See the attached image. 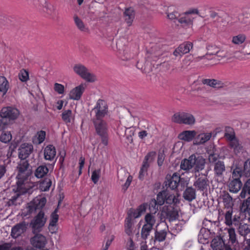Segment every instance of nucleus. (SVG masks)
I'll use <instances>...</instances> for the list:
<instances>
[{
    "label": "nucleus",
    "mask_w": 250,
    "mask_h": 250,
    "mask_svg": "<svg viewBox=\"0 0 250 250\" xmlns=\"http://www.w3.org/2000/svg\"><path fill=\"white\" fill-rule=\"evenodd\" d=\"M9 88V84L5 77L0 76V92L6 94Z\"/></svg>",
    "instance_id": "32"
},
{
    "label": "nucleus",
    "mask_w": 250,
    "mask_h": 250,
    "mask_svg": "<svg viewBox=\"0 0 250 250\" xmlns=\"http://www.w3.org/2000/svg\"><path fill=\"white\" fill-rule=\"evenodd\" d=\"M54 88L55 91L59 94H62L64 92V86L62 84L55 83Z\"/></svg>",
    "instance_id": "59"
},
{
    "label": "nucleus",
    "mask_w": 250,
    "mask_h": 250,
    "mask_svg": "<svg viewBox=\"0 0 250 250\" xmlns=\"http://www.w3.org/2000/svg\"><path fill=\"white\" fill-rule=\"evenodd\" d=\"M19 114V110L15 108L11 107H5L1 109L0 120V129H4L5 125H7V120H13L16 119Z\"/></svg>",
    "instance_id": "3"
},
{
    "label": "nucleus",
    "mask_w": 250,
    "mask_h": 250,
    "mask_svg": "<svg viewBox=\"0 0 250 250\" xmlns=\"http://www.w3.org/2000/svg\"><path fill=\"white\" fill-rule=\"evenodd\" d=\"M229 146L235 154L240 153L242 150L243 147L242 145L237 139H233L232 141L230 142Z\"/></svg>",
    "instance_id": "31"
},
{
    "label": "nucleus",
    "mask_w": 250,
    "mask_h": 250,
    "mask_svg": "<svg viewBox=\"0 0 250 250\" xmlns=\"http://www.w3.org/2000/svg\"><path fill=\"white\" fill-rule=\"evenodd\" d=\"M205 160L201 157H196V162L195 164V171L199 172L204 169L205 166Z\"/></svg>",
    "instance_id": "35"
},
{
    "label": "nucleus",
    "mask_w": 250,
    "mask_h": 250,
    "mask_svg": "<svg viewBox=\"0 0 250 250\" xmlns=\"http://www.w3.org/2000/svg\"><path fill=\"white\" fill-rule=\"evenodd\" d=\"M48 172V169L45 166H40L38 167L35 172V175L38 178H42Z\"/></svg>",
    "instance_id": "30"
},
{
    "label": "nucleus",
    "mask_w": 250,
    "mask_h": 250,
    "mask_svg": "<svg viewBox=\"0 0 250 250\" xmlns=\"http://www.w3.org/2000/svg\"><path fill=\"white\" fill-rule=\"evenodd\" d=\"M212 49H215V51L211 52L210 53L211 55H214L220 58H225L227 56V53L226 51L221 49L217 46H213L211 47Z\"/></svg>",
    "instance_id": "41"
},
{
    "label": "nucleus",
    "mask_w": 250,
    "mask_h": 250,
    "mask_svg": "<svg viewBox=\"0 0 250 250\" xmlns=\"http://www.w3.org/2000/svg\"><path fill=\"white\" fill-rule=\"evenodd\" d=\"M144 211H145L144 208L141 206L137 210L131 212L129 215L128 217H131L132 219V218H138L141 215V214Z\"/></svg>",
    "instance_id": "49"
},
{
    "label": "nucleus",
    "mask_w": 250,
    "mask_h": 250,
    "mask_svg": "<svg viewBox=\"0 0 250 250\" xmlns=\"http://www.w3.org/2000/svg\"><path fill=\"white\" fill-rule=\"evenodd\" d=\"M135 14L134 8L131 7L126 8L124 12L125 16H133Z\"/></svg>",
    "instance_id": "63"
},
{
    "label": "nucleus",
    "mask_w": 250,
    "mask_h": 250,
    "mask_svg": "<svg viewBox=\"0 0 250 250\" xmlns=\"http://www.w3.org/2000/svg\"><path fill=\"white\" fill-rule=\"evenodd\" d=\"M196 191L191 187H188L184 191L183 197L184 199L188 202H191L196 198Z\"/></svg>",
    "instance_id": "20"
},
{
    "label": "nucleus",
    "mask_w": 250,
    "mask_h": 250,
    "mask_svg": "<svg viewBox=\"0 0 250 250\" xmlns=\"http://www.w3.org/2000/svg\"><path fill=\"white\" fill-rule=\"evenodd\" d=\"M229 237V243L231 244H234L236 242V237L235 231L234 229H225Z\"/></svg>",
    "instance_id": "42"
},
{
    "label": "nucleus",
    "mask_w": 250,
    "mask_h": 250,
    "mask_svg": "<svg viewBox=\"0 0 250 250\" xmlns=\"http://www.w3.org/2000/svg\"><path fill=\"white\" fill-rule=\"evenodd\" d=\"M114 236L112 234L109 235L106 240V243L105 246L104 247V248L102 250H107L109 247L111 245V243L114 239Z\"/></svg>",
    "instance_id": "57"
},
{
    "label": "nucleus",
    "mask_w": 250,
    "mask_h": 250,
    "mask_svg": "<svg viewBox=\"0 0 250 250\" xmlns=\"http://www.w3.org/2000/svg\"><path fill=\"white\" fill-rule=\"evenodd\" d=\"M57 209H56L51 215V220L49 226V229L52 233L54 232V229L53 228L56 226L59 219V216L57 214Z\"/></svg>",
    "instance_id": "29"
},
{
    "label": "nucleus",
    "mask_w": 250,
    "mask_h": 250,
    "mask_svg": "<svg viewBox=\"0 0 250 250\" xmlns=\"http://www.w3.org/2000/svg\"><path fill=\"white\" fill-rule=\"evenodd\" d=\"M27 224L25 222L19 223L14 226L11 230V236L13 238H16L26 231Z\"/></svg>",
    "instance_id": "16"
},
{
    "label": "nucleus",
    "mask_w": 250,
    "mask_h": 250,
    "mask_svg": "<svg viewBox=\"0 0 250 250\" xmlns=\"http://www.w3.org/2000/svg\"><path fill=\"white\" fill-rule=\"evenodd\" d=\"M133 221L131 217H127L125 220V233L130 235L133 229Z\"/></svg>",
    "instance_id": "33"
},
{
    "label": "nucleus",
    "mask_w": 250,
    "mask_h": 250,
    "mask_svg": "<svg viewBox=\"0 0 250 250\" xmlns=\"http://www.w3.org/2000/svg\"><path fill=\"white\" fill-rule=\"evenodd\" d=\"M225 137L229 141V142L233 139H236L235 133L233 129L230 127H226L225 128Z\"/></svg>",
    "instance_id": "43"
},
{
    "label": "nucleus",
    "mask_w": 250,
    "mask_h": 250,
    "mask_svg": "<svg viewBox=\"0 0 250 250\" xmlns=\"http://www.w3.org/2000/svg\"><path fill=\"white\" fill-rule=\"evenodd\" d=\"M241 211L247 213L250 216V197L243 202L241 206Z\"/></svg>",
    "instance_id": "44"
},
{
    "label": "nucleus",
    "mask_w": 250,
    "mask_h": 250,
    "mask_svg": "<svg viewBox=\"0 0 250 250\" xmlns=\"http://www.w3.org/2000/svg\"><path fill=\"white\" fill-rule=\"evenodd\" d=\"M180 180L181 178L179 175L177 173H173L168 183L170 188L172 189L176 188L179 185Z\"/></svg>",
    "instance_id": "26"
},
{
    "label": "nucleus",
    "mask_w": 250,
    "mask_h": 250,
    "mask_svg": "<svg viewBox=\"0 0 250 250\" xmlns=\"http://www.w3.org/2000/svg\"><path fill=\"white\" fill-rule=\"evenodd\" d=\"M199 177L196 180L193 186L198 189L202 191H207L209 186V181L206 175L199 174Z\"/></svg>",
    "instance_id": "10"
},
{
    "label": "nucleus",
    "mask_w": 250,
    "mask_h": 250,
    "mask_svg": "<svg viewBox=\"0 0 250 250\" xmlns=\"http://www.w3.org/2000/svg\"><path fill=\"white\" fill-rule=\"evenodd\" d=\"M155 155V153L154 152L148 153L145 157L141 168L147 170L149 164L154 160Z\"/></svg>",
    "instance_id": "27"
},
{
    "label": "nucleus",
    "mask_w": 250,
    "mask_h": 250,
    "mask_svg": "<svg viewBox=\"0 0 250 250\" xmlns=\"http://www.w3.org/2000/svg\"><path fill=\"white\" fill-rule=\"evenodd\" d=\"M46 221V218L44 217V212L40 211L31 222L30 226L32 228L33 233L35 234L41 231Z\"/></svg>",
    "instance_id": "6"
},
{
    "label": "nucleus",
    "mask_w": 250,
    "mask_h": 250,
    "mask_svg": "<svg viewBox=\"0 0 250 250\" xmlns=\"http://www.w3.org/2000/svg\"><path fill=\"white\" fill-rule=\"evenodd\" d=\"M167 217L169 218V221H172L178 218V212L171 208L168 209L167 212Z\"/></svg>",
    "instance_id": "48"
},
{
    "label": "nucleus",
    "mask_w": 250,
    "mask_h": 250,
    "mask_svg": "<svg viewBox=\"0 0 250 250\" xmlns=\"http://www.w3.org/2000/svg\"><path fill=\"white\" fill-rule=\"evenodd\" d=\"M242 184L240 179H233L229 184V191L231 192L237 193L241 189Z\"/></svg>",
    "instance_id": "21"
},
{
    "label": "nucleus",
    "mask_w": 250,
    "mask_h": 250,
    "mask_svg": "<svg viewBox=\"0 0 250 250\" xmlns=\"http://www.w3.org/2000/svg\"><path fill=\"white\" fill-rule=\"evenodd\" d=\"M152 229V228L144 225L141 230L142 238L145 240L147 239Z\"/></svg>",
    "instance_id": "46"
},
{
    "label": "nucleus",
    "mask_w": 250,
    "mask_h": 250,
    "mask_svg": "<svg viewBox=\"0 0 250 250\" xmlns=\"http://www.w3.org/2000/svg\"><path fill=\"white\" fill-rule=\"evenodd\" d=\"M19 79L22 82H26L29 79L28 73L25 70H21L19 74Z\"/></svg>",
    "instance_id": "58"
},
{
    "label": "nucleus",
    "mask_w": 250,
    "mask_h": 250,
    "mask_svg": "<svg viewBox=\"0 0 250 250\" xmlns=\"http://www.w3.org/2000/svg\"><path fill=\"white\" fill-rule=\"evenodd\" d=\"M36 233L35 236L31 239V244L37 248H43L47 243L46 237L42 234L38 233V232Z\"/></svg>",
    "instance_id": "12"
},
{
    "label": "nucleus",
    "mask_w": 250,
    "mask_h": 250,
    "mask_svg": "<svg viewBox=\"0 0 250 250\" xmlns=\"http://www.w3.org/2000/svg\"><path fill=\"white\" fill-rule=\"evenodd\" d=\"M171 120L176 123L184 124L188 125H193L195 122V119L191 114L184 112L175 113Z\"/></svg>",
    "instance_id": "5"
},
{
    "label": "nucleus",
    "mask_w": 250,
    "mask_h": 250,
    "mask_svg": "<svg viewBox=\"0 0 250 250\" xmlns=\"http://www.w3.org/2000/svg\"><path fill=\"white\" fill-rule=\"evenodd\" d=\"M46 199L44 197H37L28 204L24 216L30 214L38 209H42L45 205Z\"/></svg>",
    "instance_id": "7"
},
{
    "label": "nucleus",
    "mask_w": 250,
    "mask_h": 250,
    "mask_svg": "<svg viewBox=\"0 0 250 250\" xmlns=\"http://www.w3.org/2000/svg\"><path fill=\"white\" fill-rule=\"evenodd\" d=\"M33 149V146L31 144L27 143L21 144L18 149L19 158L22 160L26 159L31 153Z\"/></svg>",
    "instance_id": "14"
},
{
    "label": "nucleus",
    "mask_w": 250,
    "mask_h": 250,
    "mask_svg": "<svg viewBox=\"0 0 250 250\" xmlns=\"http://www.w3.org/2000/svg\"><path fill=\"white\" fill-rule=\"evenodd\" d=\"M167 16H172L178 14V8L175 6L171 5L167 7L166 12Z\"/></svg>",
    "instance_id": "55"
},
{
    "label": "nucleus",
    "mask_w": 250,
    "mask_h": 250,
    "mask_svg": "<svg viewBox=\"0 0 250 250\" xmlns=\"http://www.w3.org/2000/svg\"><path fill=\"white\" fill-rule=\"evenodd\" d=\"M246 40V36L244 34H239L232 37L231 42L236 45H240L243 44Z\"/></svg>",
    "instance_id": "28"
},
{
    "label": "nucleus",
    "mask_w": 250,
    "mask_h": 250,
    "mask_svg": "<svg viewBox=\"0 0 250 250\" xmlns=\"http://www.w3.org/2000/svg\"><path fill=\"white\" fill-rule=\"evenodd\" d=\"M46 133L44 131H40L36 134L33 143L36 144H41L45 139Z\"/></svg>",
    "instance_id": "39"
},
{
    "label": "nucleus",
    "mask_w": 250,
    "mask_h": 250,
    "mask_svg": "<svg viewBox=\"0 0 250 250\" xmlns=\"http://www.w3.org/2000/svg\"><path fill=\"white\" fill-rule=\"evenodd\" d=\"M51 184L52 182L51 179L49 178H46L41 182L40 184V188L43 191H47L49 190Z\"/></svg>",
    "instance_id": "40"
},
{
    "label": "nucleus",
    "mask_w": 250,
    "mask_h": 250,
    "mask_svg": "<svg viewBox=\"0 0 250 250\" xmlns=\"http://www.w3.org/2000/svg\"><path fill=\"white\" fill-rule=\"evenodd\" d=\"M196 135V132L194 130L184 131L178 135L180 140L187 142L191 141Z\"/></svg>",
    "instance_id": "19"
},
{
    "label": "nucleus",
    "mask_w": 250,
    "mask_h": 250,
    "mask_svg": "<svg viewBox=\"0 0 250 250\" xmlns=\"http://www.w3.org/2000/svg\"><path fill=\"white\" fill-rule=\"evenodd\" d=\"M202 14L197 8H190L184 13V15H200Z\"/></svg>",
    "instance_id": "60"
},
{
    "label": "nucleus",
    "mask_w": 250,
    "mask_h": 250,
    "mask_svg": "<svg viewBox=\"0 0 250 250\" xmlns=\"http://www.w3.org/2000/svg\"><path fill=\"white\" fill-rule=\"evenodd\" d=\"M165 196V203L168 204H171L172 203L177 204L179 203V194L177 193V195H174L168 191H166Z\"/></svg>",
    "instance_id": "24"
},
{
    "label": "nucleus",
    "mask_w": 250,
    "mask_h": 250,
    "mask_svg": "<svg viewBox=\"0 0 250 250\" xmlns=\"http://www.w3.org/2000/svg\"><path fill=\"white\" fill-rule=\"evenodd\" d=\"M223 202L226 207L229 208L231 207L233 205L232 198L229 193H225L222 197Z\"/></svg>",
    "instance_id": "45"
},
{
    "label": "nucleus",
    "mask_w": 250,
    "mask_h": 250,
    "mask_svg": "<svg viewBox=\"0 0 250 250\" xmlns=\"http://www.w3.org/2000/svg\"><path fill=\"white\" fill-rule=\"evenodd\" d=\"M243 174L246 176L250 175V159H248L244 164Z\"/></svg>",
    "instance_id": "52"
},
{
    "label": "nucleus",
    "mask_w": 250,
    "mask_h": 250,
    "mask_svg": "<svg viewBox=\"0 0 250 250\" xmlns=\"http://www.w3.org/2000/svg\"><path fill=\"white\" fill-rule=\"evenodd\" d=\"M73 70L75 74L87 82L93 83L97 81L96 75L91 73L88 69L83 64L77 63L74 64L73 67Z\"/></svg>",
    "instance_id": "4"
},
{
    "label": "nucleus",
    "mask_w": 250,
    "mask_h": 250,
    "mask_svg": "<svg viewBox=\"0 0 250 250\" xmlns=\"http://www.w3.org/2000/svg\"><path fill=\"white\" fill-rule=\"evenodd\" d=\"M193 47L192 42H187L180 44L173 52L176 57H181L184 54L188 53Z\"/></svg>",
    "instance_id": "11"
},
{
    "label": "nucleus",
    "mask_w": 250,
    "mask_h": 250,
    "mask_svg": "<svg viewBox=\"0 0 250 250\" xmlns=\"http://www.w3.org/2000/svg\"><path fill=\"white\" fill-rule=\"evenodd\" d=\"M74 21L77 28L82 32H87L88 29L80 17H74Z\"/></svg>",
    "instance_id": "25"
},
{
    "label": "nucleus",
    "mask_w": 250,
    "mask_h": 250,
    "mask_svg": "<svg viewBox=\"0 0 250 250\" xmlns=\"http://www.w3.org/2000/svg\"><path fill=\"white\" fill-rule=\"evenodd\" d=\"M218 156L216 154H211L208 156V160L210 163H215L217 162Z\"/></svg>",
    "instance_id": "64"
},
{
    "label": "nucleus",
    "mask_w": 250,
    "mask_h": 250,
    "mask_svg": "<svg viewBox=\"0 0 250 250\" xmlns=\"http://www.w3.org/2000/svg\"><path fill=\"white\" fill-rule=\"evenodd\" d=\"M165 160V155L163 152H160L158 156L157 163L159 166H162Z\"/></svg>",
    "instance_id": "61"
},
{
    "label": "nucleus",
    "mask_w": 250,
    "mask_h": 250,
    "mask_svg": "<svg viewBox=\"0 0 250 250\" xmlns=\"http://www.w3.org/2000/svg\"><path fill=\"white\" fill-rule=\"evenodd\" d=\"M225 170L226 167L223 162L218 161L215 163L214 171L215 175L218 177H222Z\"/></svg>",
    "instance_id": "23"
},
{
    "label": "nucleus",
    "mask_w": 250,
    "mask_h": 250,
    "mask_svg": "<svg viewBox=\"0 0 250 250\" xmlns=\"http://www.w3.org/2000/svg\"><path fill=\"white\" fill-rule=\"evenodd\" d=\"M202 83L204 84H207L212 87H221L222 83L215 79H204L202 81Z\"/></svg>",
    "instance_id": "36"
},
{
    "label": "nucleus",
    "mask_w": 250,
    "mask_h": 250,
    "mask_svg": "<svg viewBox=\"0 0 250 250\" xmlns=\"http://www.w3.org/2000/svg\"><path fill=\"white\" fill-rule=\"evenodd\" d=\"M172 20L175 24L183 27L189 26L192 24V21L189 17H175Z\"/></svg>",
    "instance_id": "17"
},
{
    "label": "nucleus",
    "mask_w": 250,
    "mask_h": 250,
    "mask_svg": "<svg viewBox=\"0 0 250 250\" xmlns=\"http://www.w3.org/2000/svg\"><path fill=\"white\" fill-rule=\"evenodd\" d=\"M100 175V169H98L93 171L91 175V179L94 184H96L98 182Z\"/></svg>",
    "instance_id": "53"
},
{
    "label": "nucleus",
    "mask_w": 250,
    "mask_h": 250,
    "mask_svg": "<svg viewBox=\"0 0 250 250\" xmlns=\"http://www.w3.org/2000/svg\"><path fill=\"white\" fill-rule=\"evenodd\" d=\"M238 231L240 235L245 236L250 232V227L247 224L241 223L238 228Z\"/></svg>",
    "instance_id": "38"
},
{
    "label": "nucleus",
    "mask_w": 250,
    "mask_h": 250,
    "mask_svg": "<svg viewBox=\"0 0 250 250\" xmlns=\"http://www.w3.org/2000/svg\"><path fill=\"white\" fill-rule=\"evenodd\" d=\"M159 205L156 203V200H152L149 203V208L152 213L155 214L158 210V207Z\"/></svg>",
    "instance_id": "56"
},
{
    "label": "nucleus",
    "mask_w": 250,
    "mask_h": 250,
    "mask_svg": "<svg viewBox=\"0 0 250 250\" xmlns=\"http://www.w3.org/2000/svg\"><path fill=\"white\" fill-rule=\"evenodd\" d=\"M28 166L29 164L26 161L21 163L19 166L18 180L16 182L17 188L13 189L15 192H18V194H22L27 191L25 180L27 179L30 174L29 171L27 169Z\"/></svg>",
    "instance_id": "1"
},
{
    "label": "nucleus",
    "mask_w": 250,
    "mask_h": 250,
    "mask_svg": "<svg viewBox=\"0 0 250 250\" xmlns=\"http://www.w3.org/2000/svg\"><path fill=\"white\" fill-rule=\"evenodd\" d=\"M211 137V133L210 132L201 133L195 138L194 144L196 145L203 144L208 141Z\"/></svg>",
    "instance_id": "22"
},
{
    "label": "nucleus",
    "mask_w": 250,
    "mask_h": 250,
    "mask_svg": "<svg viewBox=\"0 0 250 250\" xmlns=\"http://www.w3.org/2000/svg\"><path fill=\"white\" fill-rule=\"evenodd\" d=\"M85 87L86 86L84 84H81L75 87L70 91L69 94V98L73 100H79L84 92Z\"/></svg>",
    "instance_id": "13"
},
{
    "label": "nucleus",
    "mask_w": 250,
    "mask_h": 250,
    "mask_svg": "<svg viewBox=\"0 0 250 250\" xmlns=\"http://www.w3.org/2000/svg\"><path fill=\"white\" fill-rule=\"evenodd\" d=\"M123 173L125 175H126V177H127V179L125 181V183L123 186L122 187V190L124 191V192H125L126 190V189L130 186V183L132 180V177L131 175L128 174L125 171H124Z\"/></svg>",
    "instance_id": "51"
},
{
    "label": "nucleus",
    "mask_w": 250,
    "mask_h": 250,
    "mask_svg": "<svg viewBox=\"0 0 250 250\" xmlns=\"http://www.w3.org/2000/svg\"><path fill=\"white\" fill-rule=\"evenodd\" d=\"M56 155L55 147L52 145L47 146L44 149V156L45 160H53Z\"/></svg>",
    "instance_id": "18"
},
{
    "label": "nucleus",
    "mask_w": 250,
    "mask_h": 250,
    "mask_svg": "<svg viewBox=\"0 0 250 250\" xmlns=\"http://www.w3.org/2000/svg\"><path fill=\"white\" fill-rule=\"evenodd\" d=\"M225 221L227 225L229 226L231 225V213L229 211H227L225 214Z\"/></svg>",
    "instance_id": "62"
},
{
    "label": "nucleus",
    "mask_w": 250,
    "mask_h": 250,
    "mask_svg": "<svg viewBox=\"0 0 250 250\" xmlns=\"http://www.w3.org/2000/svg\"><path fill=\"white\" fill-rule=\"evenodd\" d=\"M243 173V171L241 168L236 167L232 173V178L239 179V178L242 175Z\"/></svg>",
    "instance_id": "54"
},
{
    "label": "nucleus",
    "mask_w": 250,
    "mask_h": 250,
    "mask_svg": "<svg viewBox=\"0 0 250 250\" xmlns=\"http://www.w3.org/2000/svg\"><path fill=\"white\" fill-rule=\"evenodd\" d=\"M153 213H147L145 216V223L144 225L153 228L156 223V219Z\"/></svg>",
    "instance_id": "34"
},
{
    "label": "nucleus",
    "mask_w": 250,
    "mask_h": 250,
    "mask_svg": "<svg viewBox=\"0 0 250 250\" xmlns=\"http://www.w3.org/2000/svg\"><path fill=\"white\" fill-rule=\"evenodd\" d=\"M166 193V191L164 190L161 192H160L157 194L156 201L158 205L161 206L165 203Z\"/></svg>",
    "instance_id": "47"
},
{
    "label": "nucleus",
    "mask_w": 250,
    "mask_h": 250,
    "mask_svg": "<svg viewBox=\"0 0 250 250\" xmlns=\"http://www.w3.org/2000/svg\"><path fill=\"white\" fill-rule=\"evenodd\" d=\"M93 124L96 133L101 139L102 144L107 146L108 142V125L102 119H93Z\"/></svg>",
    "instance_id": "2"
},
{
    "label": "nucleus",
    "mask_w": 250,
    "mask_h": 250,
    "mask_svg": "<svg viewBox=\"0 0 250 250\" xmlns=\"http://www.w3.org/2000/svg\"><path fill=\"white\" fill-rule=\"evenodd\" d=\"M93 110L96 114L95 119H102L107 113V106L106 102L103 100H98Z\"/></svg>",
    "instance_id": "8"
},
{
    "label": "nucleus",
    "mask_w": 250,
    "mask_h": 250,
    "mask_svg": "<svg viewBox=\"0 0 250 250\" xmlns=\"http://www.w3.org/2000/svg\"><path fill=\"white\" fill-rule=\"evenodd\" d=\"M62 120L66 124L70 123L73 120L72 112L71 110H66L64 111L62 114Z\"/></svg>",
    "instance_id": "37"
},
{
    "label": "nucleus",
    "mask_w": 250,
    "mask_h": 250,
    "mask_svg": "<svg viewBox=\"0 0 250 250\" xmlns=\"http://www.w3.org/2000/svg\"><path fill=\"white\" fill-rule=\"evenodd\" d=\"M12 139V135L10 132H3L0 137V141L4 143H7Z\"/></svg>",
    "instance_id": "50"
},
{
    "label": "nucleus",
    "mask_w": 250,
    "mask_h": 250,
    "mask_svg": "<svg viewBox=\"0 0 250 250\" xmlns=\"http://www.w3.org/2000/svg\"><path fill=\"white\" fill-rule=\"evenodd\" d=\"M196 156L192 155L188 159H185L181 161L180 168L186 171L190 170L195 165Z\"/></svg>",
    "instance_id": "15"
},
{
    "label": "nucleus",
    "mask_w": 250,
    "mask_h": 250,
    "mask_svg": "<svg viewBox=\"0 0 250 250\" xmlns=\"http://www.w3.org/2000/svg\"><path fill=\"white\" fill-rule=\"evenodd\" d=\"M160 225L163 227H164V228L160 230H158L157 229H156L154 233V243L155 245L157 243L164 241L166 239L167 233L168 231V227L165 222H161Z\"/></svg>",
    "instance_id": "9"
}]
</instances>
